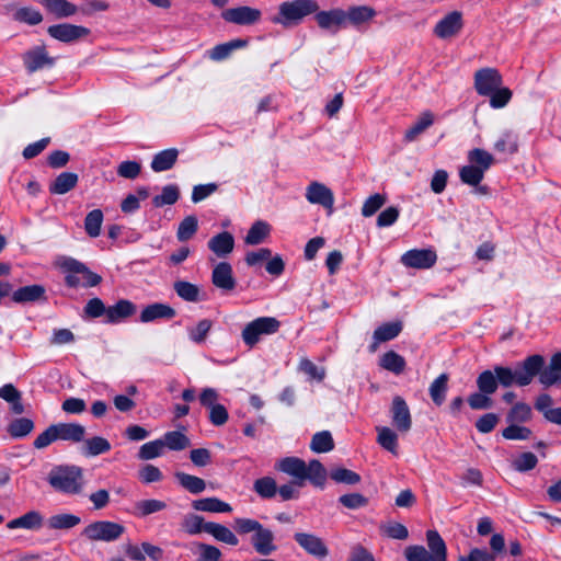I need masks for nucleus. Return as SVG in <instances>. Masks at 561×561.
<instances>
[{"instance_id":"obj_1","label":"nucleus","mask_w":561,"mask_h":561,"mask_svg":"<svg viewBox=\"0 0 561 561\" xmlns=\"http://www.w3.org/2000/svg\"><path fill=\"white\" fill-rule=\"evenodd\" d=\"M545 363V357L539 354L530 355L525 358L513 370L510 367L494 366L493 370H483L477 378V387L481 392L493 394L499 385L508 388L516 383L517 386H528L536 377Z\"/></svg>"},{"instance_id":"obj_2","label":"nucleus","mask_w":561,"mask_h":561,"mask_svg":"<svg viewBox=\"0 0 561 561\" xmlns=\"http://www.w3.org/2000/svg\"><path fill=\"white\" fill-rule=\"evenodd\" d=\"M47 481L57 492L76 495L83 490V470L75 465L54 467L48 473Z\"/></svg>"},{"instance_id":"obj_3","label":"nucleus","mask_w":561,"mask_h":561,"mask_svg":"<svg viewBox=\"0 0 561 561\" xmlns=\"http://www.w3.org/2000/svg\"><path fill=\"white\" fill-rule=\"evenodd\" d=\"M319 4L314 0H293L282 2L278 12L271 21L284 28H291L299 25L308 15L316 13Z\"/></svg>"},{"instance_id":"obj_4","label":"nucleus","mask_w":561,"mask_h":561,"mask_svg":"<svg viewBox=\"0 0 561 561\" xmlns=\"http://www.w3.org/2000/svg\"><path fill=\"white\" fill-rule=\"evenodd\" d=\"M468 161L469 164L460 169L459 178L467 185L478 186L495 159L486 150L474 148L468 152Z\"/></svg>"},{"instance_id":"obj_5","label":"nucleus","mask_w":561,"mask_h":561,"mask_svg":"<svg viewBox=\"0 0 561 561\" xmlns=\"http://www.w3.org/2000/svg\"><path fill=\"white\" fill-rule=\"evenodd\" d=\"M61 267L67 273L65 283L68 287H95L102 282V277L99 274L92 272L85 264L76 259H66Z\"/></svg>"},{"instance_id":"obj_6","label":"nucleus","mask_w":561,"mask_h":561,"mask_svg":"<svg viewBox=\"0 0 561 561\" xmlns=\"http://www.w3.org/2000/svg\"><path fill=\"white\" fill-rule=\"evenodd\" d=\"M280 328V322L274 317H260L247 323L241 332L243 343L249 346H255L263 335L276 333Z\"/></svg>"},{"instance_id":"obj_7","label":"nucleus","mask_w":561,"mask_h":561,"mask_svg":"<svg viewBox=\"0 0 561 561\" xmlns=\"http://www.w3.org/2000/svg\"><path fill=\"white\" fill-rule=\"evenodd\" d=\"M125 531L123 525L108 520H99L89 524L83 530L82 536L92 541H114Z\"/></svg>"},{"instance_id":"obj_8","label":"nucleus","mask_w":561,"mask_h":561,"mask_svg":"<svg viewBox=\"0 0 561 561\" xmlns=\"http://www.w3.org/2000/svg\"><path fill=\"white\" fill-rule=\"evenodd\" d=\"M314 14V19L317 21L318 26L329 32L330 34H336L340 30L346 27V21L344 15V10L340 8H334L331 10H322L317 11Z\"/></svg>"},{"instance_id":"obj_9","label":"nucleus","mask_w":561,"mask_h":561,"mask_svg":"<svg viewBox=\"0 0 561 561\" xmlns=\"http://www.w3.org/2000/svg\"><path fill=\"white\" fill-rule=\"evenodd\" d=\"M221 18L226 22L237 25H253L261 20L262 12L256 8L240 5L226 9L221 12Z\"/></svg>"},{"instance_id":"obj_10","label":"nucleus","mask_w":561,"mask_h":561,"mask_svg":"<svg viewBox=\"0 0 561 561\" xmlns=\"http://www.w3.org/2000/svg\"><path fill=\"white\" fill-rule=\"evenodd\" d=\"M23 64L30 73L44 68H51L55 65V58L50 57L44 45L35 46L26 50L23 56Z\"/></svg>"},{"instance_id":"obj_11","label":"nucleus","mask_w":561,"mask_h":561,"mask_svg":"<svg viewBox=\"0 0 561 561\" xmlns=\"http://www.w3.org/2000/svg\"><path fill=\"white\" fill-rule=\"evenodd\" d=\"M47 33L59 42L73 43L90 35L91 31L85 26L61 23L50 25L47 28Z\"/></svg>"},{"instance_id":"obj_12","label":"nucleus","mask_w":561,"mask_h":561,"mask_svg":"<svg viewBox=\"0 0 561 561\" xmlns=\"http://www.w3.org/2000/svg\"><path fill=\"white\" fill-rule=\"evenodd\" d=\"M437 261V254L432 249H412L401 256V263L411 268H431Z\"/></svg>"},{"instance_id":"obj_13","label":"nucleus","mask_w":561,"mask_h":561,"mask_svg":"<svg viewBox=\"0 0 561 561\" xmlns=\"http://www.w3.org/2000/svg\"><path fill=\"white\" fill-rule=\"evenodd\" d=\"M502 85V76L495 68H482L474 73V88L478 94L488 96Z\"/></svg>"},{"instance_id":"obj_14","label":"nucleus","mask_w":561,"mask_h":561,"mask_svg":"<svg viewBox=\"0 0 561 561\" xmlns=\"http://www.w3.org/2000/svg\"><path fill=\"white\" fill-rule=\"evenodd\" d=\"M391 421L392 425L396 427V430L400 433H408L412 427V416L409 409V405L407 404L405 400L400 397L396 396L392 399L391 408Z\"/></svg>"},{"instance_id":"obj_15","label":"nucleus","mask_w":561,"mask_h":561,"mask_svg":"<svg viewBox=\"0 0 561 561\" xmlns=\"http://www.w3.org/2000/svg\"><path fill=\"white\" fill-rule=\"evenodd\" d=\"M295 541L308 554L313 556L318 559H324L329 556V549L322 538L310 533H296L294 535Z\"/></svg>"},{"instance_id":"obj_16","label":"nucleus","mask_w":561,"mask_h":561,"mask_svg":"<svg viewBox=\"0 0 561 561\" xmlns=\"http://www.w3.org/2000/svg\"><path fill=\"white\" fill-rule=\"evenodd\" d=\"M462 14L459 11H451L439 20L433 32L442 39H447L456 36L462 28Z\"/></svg>"},{"instance_id":"obj_17","label":"nucleus","mask_w":561,"mask_h":561,"mask_svg":"<svg viewBox=\"0 0 561 561\" xmlns=\"http://www.w3.org/2000/svg\"><path fill=\"white\" fill-rule=\"evenodd\" d=\"M306 198L311 204L321 205L331 214L333 211V192L320 182H311L306 190Z\"/></svg>"},{"instance_id":"obj_18","label":"nucleus","mask_w":561,"mask_h":561,"mask_svg":"<svg viewBox=\"0 0 561 561\" xmlns=\"http://www.w3.org/2000/svg\"><path fill=\"white\" fill-rule=\"evenodd\" d=\"M274 539L273 531L262 525L260 529L252 535L251 543L259 554L267 557L277 550Z\"/></svg>"},{"instance_id":"obj_19","label":"nucleus","mask_w":561,"mask_h":561,"mask_svg":"<svg viewBox=\"0 0 561 561\" xmlns=\"http://www.w3.org/2000/svg\"><path fill=\"white\" fill-rule=\"evenodd\" d=\"M275 468L293 477L298 488L304 486L306 462L302 459L298 457H285L277 461Z\"/></svg>"},{"instance_id":"obj_20","label":"nucleus","mask_w":561,"mask_h":561,"mask_svg":"<svg viewBox=\"0 0 561 561\" xmlns=\"http://www.w3.org/2000/svg\"><path fill=\"white\" fill-rule=\"evenodd\" d=\"M211 283L215 287L231 291L236 287L232 266L228 262H219L213 270Z\"/></svg>"},{"instance_id":"obj_21","label":"nucleus","mask_w":561,"mask_h":561,"mask_svg":"<svg viewBox=\"0 0 561 561\" xmlns=\"http://www.w3.org/2000/svg\"><path fill=\"white\" fill-rule=\"evenodd\" d=\"M536 376H539V381L545 387L561 382V353L554 354L548 366L543 364Z\"/></svg>"},{"instance_id":"obj_22","label":"nucleus","mask_w":561,"mask_h":561,"mask_svg":"<svg viewBox=\"0 0 561 561\" xmlns=\"http://www.w3.org/2000/svg\"><path fill=\"white\" fill-rule=\"evenodd\" d=\"M12 300L16 304L46 301V289L43 285L34 284L18 288L12 293Z\"/></svg>"},{"instance_id":"obj_23","label":"nucleus","mask_w":561,"mask_h":561,"mask_svg":"<svg viewBox=\"0 0 561 561\" xmlns=\"http://www.w3.org/2000/svg\"><path fill=\"white\" fill-rule=\"evenodd\" d=\"M209 250L219 259L227 257L234 248V238L228 231H222L208 241Z\"/></svg>"},{"instance_id":"obj_24","label":"nucleus","mask_w":561,"mask_h":561,"mask_svg":"<svg viewBox=\"0 0 561 561\" xmlns=\"http://www.w3.org/2000/svg\"><path fill=\"white\" fill-rule=\"evenodd\" d=\"M175 314L176 311L171 306L161 302H154L142 309L139 320L144 323H148L158 319H172L175 317Z\"/></svg>"},{"instance_id":"obj_25","label":"nucleus","mask_w":561,"mask_h":561,"mask_svg":"<svg viewBox=\"0 0 561 561\" xmlns=\"http://www.w3.org/2000/svg\"><path fill=\"white\" fill-rule=\"evenodd\" d=\"M136 305L127 299H121L107 310V323H118L136 313Z\"/></svg>"},{"instance_id":"obj_26","label":"nucleus","mask_w":561,"mask_h":561,"mask_svg":"<svg viewBox=\"0 0 561 561\" xmlns=\"http://www.w3.org/2000/svg\"><path fill=\"white\" fill-rule=\"evenodd\" d=\"M179 150L176 148H169L159 151L152 157L150 167L154 172H164L171 170L179 158Z\"/></svg>"},{"instance_id":"obj_27","label":"nucleus","mask_w":561,"mask_h":561,"mask_svg":"<svg viewBox=\"0 0 561 561\" xmlns=\"http://www.w3.org/2000/svg\"><path fill=\"white\" fill-rule=\"evenodd\" d=\"M57 439L80 443L85 435V428L78 423H58L55 424Z\"/></svg>"},{"instance_id":"obj_28","label":"nucleus","mask_w":561,"mask_h":561,"mask_svg":"<svg viewBox=\"0 0 561 561\" xmlns=\"http://www.w3.org/2000/svg\"><path fill=\"white\" fill-rule=\"evenodd\" d=\"M426 541L430 549L428 552L434 561H447V547L437 530H427Z\"/></svg>"},{"instance_id":"obj_29","label":"nucleus","mask_w":561,"mask_h":561,"mask_svg":"<svg viewBox=\"0 0 561 561\" xmlns=\"http://www.w3.org/2000/svg\"><path fill=\"white\" fill-rule=\"evenodd\" d=\"M344 15H346V24L359 26L375 18L376 11L368 5H354L350 7L347 11L344 10Z\"/></svg>"},{"instance_id":"obj_30","label":"nucleus","mask_w":561,"mask_h":561,"mask_svg":"<svg viewBox=\"0 0 561 561\" xmlns=\"http://www.w3.org/2000/svg\"><path fill=\"white\" fill-rule=\"evenodd\" d=\"M44 518L37 511H30L26 514L10 520L7 524L9 529L24 528L30 530L39 529L43 526Z\"/></svg>"},{"instance_id":"obj_31","label":"nucleus","mask_w":561,"mask_h":561,"mask_svg":"<svg viewBox=\"0 0 561 561\" xmlns=\"http://www.w3.org/2000/svg\"><path fill=\"white\" fill-rule=\"evenodd\" d=\"M45 9L56 18H69L78 12L77 5L67 0H39Z\"/></svg>"},{"instance_id":"obj_32","label":"nucleus","mask_w":561,"mask_h":561,"mask_svg":"<svg viewBox=\"0 0 561 561\" xmlns=\"http://www.w3.org/2000/svg\"><path fill=\"white\" fill-rule=\"evenodd\" d=\"M78 175L73 172L60 173L49 185V192L54 195H64L76 187Z\"/></svg>"},{"instance_id":"obj_33","label":"nucleus","mask_w":561,"mask_h":561,"mask_svg":"<svg viewBox=\"0 0 561 561\" xmlns=\"http://www.w3.org/2000/svg\"><path fill=\"white\" fill-rule=\"evenodd\" d=\"M192 506L196 511L209 512V513H230L232 507L229 503H226L218 497H205L195 500Z\"/></svg>"},{"instance_id":"obj_34","label":"nucleus","mask_w":561,"mask_h":561,"mask_svg":"<svg viewBox=\"0 0 561 561\" xmlns=\"http://www.w3.org/2000/svg\"><path fill=\"white\" fill-rule=\"evenodd\" d=\"M248 45L247 39H232L230 42L216 45L211 50H209L208 56L211 60L221 61L228 58L231 53L238 48H243Z\"/></svg>"},{"instance_id":"obj_35","label":"nucleus","mask_w":561,"mask_h":561,"mask_svg":"<svg viewBox=\"0 0 561 561\" xmlns=\"http://www.w3.org/2000/svg\"><path fill=\"white\" fill-rule=\"evenodd\" d=\"M304 476V482L309 480L314 486L323 488L328 473L323 465L319 460L313 459L308 465L306 463Z\"/></svg>"},{"instance_id":"obj_36","label":"nucleus","mask_w":561,"mask_h":561,"mask_svg":"<svg viewBox=\"0 0 561 561\" xmlns=\"http://www.w3.org/2000/svg\"><path fill=\"white\" fill-rule=\"evenodd\" d=\"M82 442L81 453L85 457H95L111 450L110 442L102 436H93Z\"/></svg>"},{"instance_id":"obj_37","label":"nucleus","mask_w":561,"mask_h":561,"mask_svg":"<svg viewBox=\"0 0 561 561\" xmlns=\"http://www.w3.org/2000/svg\"><path fill=\"white\" fill-rule=\"evenodd\" d=\"M402 330V323L397 322H388L380 327H378L374 331V340L375 343L370 346L371 351L376 350L378 343L390 341L397 337Z\"/></svg>"},{"instance_id":"obj_38","label":"nucleus","mask_w":561,"mask_h":561,"mask_svg":"<svg viewBox=\"0 0 561 561\" xmlns=\"http://www.w3.org/2000/svg\"><path fill=\"white\" fill-rule=\"evenodd\" d=\"M206 533L211 535L216 540L220 542L230 546H237L239 543V539L232 533V530L221 524L213 522L206 523Z\"/></svg>"},{"instance_id":"obj_39","label":"nucleus","mask_w":561,"mask_h":561,"mask_svg":"<svg viewBox=\"0 0 561 561\" xmlns=\"http://www.w3.org/2000/svg\"><path fill=\"white\" fill-rule=\"evenodd\" d=\"M434 123V115L430 111L421 114L419 119L409 128L404 134V140L411 142L416 139L419 135L424 133Z\"/></svg>"},{"instance_id":"obj_40","label":"nucleus","mask_w":561,"mask_h":561,"mask_svg":"<svg viewBox=\"0 0 561 561\" xmlns=\"http://www.w3.org/2000/svg\"><path fill=\"white\" fill-rule=\"evenodd\" d=\"M173 289L176 295L184 301L197 302L201 300V289L193 283L186 280H176L173 284Z\"/></svg>"},{"instance_id":"obj_41","label":"nucleus","mask_w":561,"mask_h":561,"mask_svg":"<svg viewBox=\"0 0 561 561\" xmlns=\"http://www.w3.org/2000/svg\"><path fill=\"white\" fill-rule=\"evenodd\" d=\"M448 380L449 376L447 374H440L434 381L431 383L428 392L430 397L436 405H442L446 399V393L448 390Z\"/></svg>"},{"instance_id":"obj_42","label":"nucleus","mask_w":561,"mask_h":561,"mask_svg":"<svg viewBox=\"0 0 561 561\" xmlns=\"http://www.w3.org/2000/svg\"><path fill=\"white\" fill-rule=\"evenodd\" d=\"M379 365L388 371L400 375L405 369L407 363L397 352L388 351L380 357Z\"/></svg>"},{"instance_id":"obj_43","label":"nucleus","mask_w":561,"mask_h":561,"mask_svg":"<svg viewBox=\"0 0 561 561\" xmlns=\"http://www.w3.org/2000/svg\"><path fill=\"white\" fill-rule=\"evenodd\" d=\"M494 149L501 153L514 154L518 150V137L511 130H504L494 144Z\"/></svg>"},{"instance_id":"obj_44","label":"nucleus","mask_w":561,"mask_h":561,"mask_svg":"<svg viewBox=\"0 0 561 561\" xmlns=\"http://www.w3.org/2000/svg\"><path fill=\"white\" fill-rule=\"evenodd\" d=\"M174 477L183 489L193 494L202 493L206 489V482L196 476L178 471L174 473Z\"/></svg>"},{"instance_id":"obj_45","label":"nucleus","mask_w":561,"mask_h":561,"mask_svg":"<svg viewBox=\"0 0 561 561\" xmlns=\"http://www.w3.org/2000/svg\"><path fill=\"white\" fill-rule=\"evenodd\" d=\"M271 232V227L267 222L257 220L249 229L244 242L250 245L262 243Z\"/></svg>"},{"instance_id":"obj_46","label":"nucleus","mask_w":561,"mask_h":561,"mask_svg":"<svg viewBox=\"0 0 561 561\" xmlns=\"http://www.w3.org/2000/svg\"><path fill=\"white\" fill-rule=\"evenodd\" d=\"M254 492L264 500L273 499L277 494V483L272 477H262L253 483Z\"/></svg>"},{"instance_id":"obj_47","label":"nucleus","mask_w":561,"mask_h":561,"mask_svg":"<svg viewBox=\"0 0 561 561\" xmlns=\"http://www.w3.org/2000/svg\"><path fill=\"white\" fill-rule=\"evenodd\" d=\"M377 442L378 444L393 455L398 454V435L387 426L377 427Z\"/></svg>"},{"instance_id":"obj_48","label":"nucleus","mask_w":561,"mask_h":561,"mask_svg":"<svg viewBox=\"0 0 561 561\" xmlns=\"http://www.w3.org/2000/svg\"><path fill=\"white\" fill-rule=\"evenodd\" d=\"M167 507V504L163 501L160 500H141L135 503L134 506V514L137 517H146L148 515H151L153 513L163 511Z\"/></svg>"},{"instance_id":"obj_49","label":"nucleus","mask_w":561,"mask_h":561,"mask_svg":"<svg viewBox=\"0 0 561 561\" xmlns=\"http://www.w3.org/2000/svg\"><path fill=\"white\" fill-rule=\"evenodd\" d=\"M103 219L104 216L101 209H93L87 214L84 219V230L89 237L96 238L100 236Z\"/></svg>"},{"instance_id":"obj_50","label":"nucleus","mask_w":561,"mask_h":561,"mask_svg":"<svg viewBox=\"0 0 561 561\" xmlns=\"http://www.w3.org/2000/svg\"><path fill=\"white\" fill-rule=\"evenodd\" d=\"M34 430V422L27 417L14 419L8 425V433L12 438H22L27 436Z\"/></svg>"},{"instance_id":"obj_51","label":"nucleus","mask_w":561,"mask_h":561,"mask_svg":"<svg viewBox=\"0 0 561 561\" xmlns=\"http://www.w3.org/2000/svg\"><path fill=\"white\" fill-rule=\"evenodd\" d=\"M12 19L20 23L37 25L43 21V15L32 7H22L14 11Z\"/></svg>"},{"instance_id":"obj_52","label":"nucleus","mask_w":561,"mask_h":561,"mask_svg":"<svg viewBox=\"0 0 561 561\" xmlns=\"http://www.w3.org/2000/svg\"><path fill=\"white\" fill-rule=\"evenodd\" d=\"M198 229V219L194 215L186 216L179 225L176 238L181 242L193 238Z\"/></svg>"},{"instance_id":"obj_53","label":"nucleus","mask_w":561,"mask_h":561,"mask_svg":"<svg viewBox=\"0 0 561 561\" xmlns=\"http://www.w3.org/2000/svg\"><path fill=\"white\" fill-rule=\"evenodd\" d=\"M334 448V442L329 431L318 432L312 436L310 449L314 453H328Z\"/></svg>"},{"instance_id":"obj_54","label":"nucleus","mask_w":561,"mask_h":561,"mask_svg":"<svg viewBox=\"0 0 561 561\" xmlns=\"http://www.w3.org/2000/svg\"><path fill=\"white\" fill-rule=\"evenodd\" d=\"M80 517L73 514H57L48 519V527L51 529H70L79 525Z\"/></svg>"},{"instance_id":"obj_55","label":"nucleus","mask_w":561,"mask_h":561,"mask_svg":"<svg viewBox=\"0 0 561 561\" xmlns=\"http://www.w3.org/2000/svg\"><path fill=\"white\" fill-rule=\"evenodd\" d=\"M179 197H180L179 187L174 184H169L162 188L161 194L156 195L152 198V204L156 207H162L164 205H173L178 202Z\"/></svg>"},{"instance_id":"obj_56","label":"nucleus","mask_w":561,"mask_h":561,"mask_svg":"<svg viewBox=\"0 0 561 561\" xmlns=\"http://www.w3.org/2000/svg\"><path fill=\"white\" fill-rule=\"evenodd\" d=\"M161 440L164 443V447L171 450L179 451L190 446L188 437L178 431L167 432Z\"/></svg>"},{"instance_id":"obj_57","label":"nucleus","mask_w":561,"mask_h":561,"mask_svg":"<svg viewBox=\"0 0 561 561\" xmlns=\"http://www.w3.org/2000/svg\"><path fill=\"white\" fill-rule=\"evenodd\" d=\"M531 419V408L524 402H518L512 407L506 415L510 423H524Z\"/></svg>"},{"instance_id":"obj_58","label":"nucleus","mask_w":561,"mask_h":561,"mask_svg":"<svg viewBox=\"0 0 561 561\" xmlns=\"http://www.w3.org/2000/svg\"><path fill=\"white\" fill-rule=\"evenodd\" d=\"M538 458L534 453L525 451L518 455L513 461L512 467L517 472H527L536 468Z\"/></svg>"},{"instance_id":"obj_59","label":"nucleus","mask_w":561,"mask_h":561,"mask_svg":"<svg viewBox=\"0 0 561 561\" xmlns=\"http://www.w3.org/2000/svg\"><path fill=\"white\" fill-rule=\"evenodd\" d=\"M211 328L213 321L209 319H203L196 324V327L187 329L188 337L194 343L201 344L205 342Z\"/></svg>"},{"instance_id":"obj_60","label":"nucleus","mask_w":561,"mask_h":561,"mask_svg":"<svg viewBox=\"0 0 561 561\" xmlns=\"http://www.w3.org/2000/svg\"><path fill=\"white\" fill-rule=\"evenodd\" d=\"M330 478L336 483L354 485L360 482V476L346 468H336L331 470Z\"/></svg>"},{"instance_id":"obj_61","label":"nucleus","mask_w":561,"mask_h":561,"mask_svg":"<svg viewBox=\"0 0 561 561\" xmlns=\"http://www.w3.org/2000/svg\"><path fill=\"white\" fill-rule=\"evenodd\" d=\"M531 435L533 432L530 428L515 423H511L510 426L502 431V436L508 440H526L529 439Z\"/></svg>"},{"instance_id":"obj_62","label":"nucleus","mask_w":561,"mask_h":561,"mask_svg":"<svg viewBox=\"0 0 561 561\" xmlns=\"http://www.w3.org/2000/svg\"><path fill=\"white\" fill-rule=\"evenodd\" d=\"M107 310L108 307L104 305L102 299L94 297L88 300L83 308L84 317L90 319L100 318L102 316H105L107 318Z\"/></svg>"},{"instance_id":"obj_63","label":"nucleus","mask_w":561,"mask_h":561,"mask_svg":"<svg viewBox=\"0 0 561 561\" xmlns=\"http://www.w3.org/2000/svg\"><path fill=\"white\" fill-rule=\"evenodd\" d=\"M164 448V443L161 439H156L144 444L138 453V457L142 460H150L159 457Z\"/></svg>"},{"instance_id":"obj_64","label":"nucleus","mask_w":561,"mask_h":561,"mask_svg":"<svg viewBox=\"0 0 561 561\" xmlns=\"http://www.w3.org/2000/svg\"><path fill=\"white\" fill-rule=\"evenodd\" d=\"M407 561H434L428 550L420 545L409 546L404 550Z\"/></svg>"}]
</instances>
